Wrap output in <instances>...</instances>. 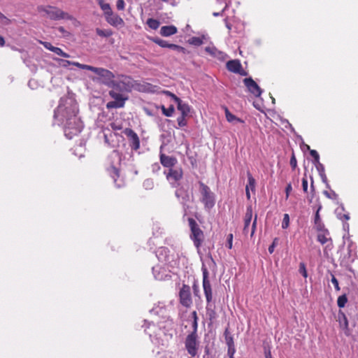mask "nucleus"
<instances>
[{
  "label": "nucleus",
  "mask_w": 358,
  "mask_h": 358,
  "mask_svg": "<svg viewBox=\"0 0 358 358\" xmlns=\"http://www.w3.org/2000/svg\"><path fill=\"white\" fill-rule=\"evenodd\" d=\"M179 299L180 304L185 307L189 308L192 304V299L191 295L190 287L183 284L179 292Z\"/></svg>",
  "instance_id": "6e6552de"
},
{
  "label": "nucleus",
  "mask_w": 358,
  "mask_h": 358,
  "mask_svg": "<svg viewBox=\"0 0 358 358\" xmlns=\"http://www.w3.org/2000/svg\"><path fill=\"white\" fill-rule=\"evenodd\" d=\"M159 159L162 165L166 168L173 167L178 162L175 157L166 155L164 153H160Z\"/></svg>",
  "instance_id": "ddd939ff"
},
{
  "label": "nucleus",
  "mask_w": 358,
  "mask_h": 358,
  "mask_svg": "<svg viewBox=\"0 0 358 358\" xmlns=\"http://www.w3.org/2000/svg\"><path fill=\"white\" fill-rule=\"evenodd\" d=\"M62 117V121H64V135L69 139H72L74 136L78 135L83 128V122L77 116V112L72 106L64 107L59 105L55 111V117Z\"/></svg>",
  "instance_id": "f03ea898"
},
{
  "label": "nucleus",
  "mask_w": 358,
  "mask_h": 358,
  "mask_svg": "<svg viewBox=\"0 0 358 358\" xmlns=\"http://www.w3.org/2000/svg\"><path fill=\"white\" fill-rule=\"evenodd\" d=\"M186 117L187 115H181L177 118V122L179 127H182L187 125Z\"/></svg>",
  "instance_id": "f704fd0d"
},
{
  "label": "nucleus",
  "mask_w": 358,
  "mask_h": 358,
  "mask_svg": "<svg viewBox=\"0 0 358 358\" xmlns=\"http://www.w3.org/2000/svg\"><path fill=\"white\" fill-rule=\"evenodd\" d=\"M252 217V206H248L246 209V213L244 217V221L251 222Z\"/></svg>",
  "instance_id": "c756f323"
},
{
  "label": "nucleus",
  "mask_w": 358,
  "mask_h": 358,
  "mask_svg": "<svg viewBox=\"0 0 358 358\" xmlns=\"http://www.w3.org/2000/svg\"><path fill=\"white\" fill-rule=\"evenodd\" d=\"M162 113L166 117H171L174 113L175 108L173 105H171L169 108H166L164 106H162Z\"/></svg>",
  "instance_id": "cd10ccee"
},
{
  "label": "nucleus",
  "mask_w": 358,
  "mask_h": 358,
  "mask_svg": "<svg viewBox=\"0 0 358 358\" xmlns=\"http://www.w3.org/2000/svg\"><path fill=\"white\" fill-rule=\"evenodd\" d=\"M340 218L343 220H348L350 219V216L348 214H343Z\"/></svg>",
  "instance_id": "6e6d98bb"
},
{
  "label": "nucleus",
  "mask_w": 358,
  "mask_h": 358,
  "mask_svg": "<svg viewBox=\"0 0 358 358\" xmlns=\"http://www.w3.org/2000/svg\"><path fill=\"white\" fill-rule=\"evenodd\" d=\"M317 240L322 245L328 241V238L325 233L319 234L317 236Z\"/></svg>",
  "instance_id": "72a5a7b5"
},
{
  "label": "nucleus",
  "mask_w": 358,
  "mask_h": 358,
  "mask_svg": "<svg viewBox=\"0 0 358 358\" xmlns=\"http://www.w3.org/2000/svg\"><path fill=\"white\" fill-rule=\"evenodd\" d=\"M289 216L287 213L284 214L283 220L282 222V228L285 229L289 227Z\"/></svg>",
  "instance_id": "473e14b6"
},
{
  "label": "nucleus",
  "mask_w": 358,
  "mask_h": 358,
  "mask_svg": "<svg viewBox=\"0 0 358 358\" xmlns=\"http://www.w3.org/2000/svg\"><path fill=\"white\" fill-rule=\"evenodd\" d=\"M250 221H244V227H243V233L247 234L248 233V228L250 224Z\"/></svg>",
  "instance_id": "3c124183"
},
{
  "label": "nucleus",
  "mask_w": 358,
  "mask_h": 358,
  "mask_svg": "<svg viewBox=\"0 0 358 358\" xmlns=\"http://www.w3.org/2000/svg\"><path fill=\"white\" fill-rule=\"evenodd\" d=\"M265 358H272L271 353L270 350H268V352H266Z\"/></svg>",
  "instance_id": "680f3d73"
},
{
  "label": "nucleus",
  "mask_w": 358,
  "mask_h": 358,
  "mask_svg": "<svg viewBox=\"0 0 358 358\" xmlns=\"http://www.w3.org/2000/svg\"><path fill=\"white\" fill-rule=\"evenodd\" d=\"M42 10L45 13L48 17L53 20H59L62 19L71 20L72 17L69 13L64 12L61 9L55 6H47L43 8Z\"/></svg>",
  "instance_id": "423d86ee"
},
{
  "label": "nucleus",
  "mask_w": 358,
  "mask_h": 358,
  "mask_svg": "<svg viewBox=\"0 0 358 358\" xmlns=\"http://www.w3.org/2000/svg\"><path fill=\"white\" fill-rule=\"evenodd\" d=\"M4 44H5L4 38L1 36H0V46H3Z\"/></svg>",
  "instance_id": "13d9d810"
},
{
  "label": "nucleus",
  "mask_w": 358,
  "mask_h": 358,
  "mask_svg": "<svg viewBox=\"0 0 358 358\" xmlns=\"http://www.w3.org/2000/svg\"><path fill=\"white\" fill-rule=\"evenodd\" d=\"M243 83L248 90L254 96L259 97L262 93V90L257 83L252 78H245L243 79Z\"/></svg>",
  "instance_id": "f8f14e48"
},
{
  "label": "nucleus",
  "mask_w": 358,
  "mask_h": 358,
  "mask_svg": "<svg viewBox=\"0 0 358 358\" xmlns=\"http://www.w3.org/2000/svg\"><path fill=\"white\" fill-rule=\"evenodd\" d=\"M197 337L194 333H190L187 336L185 341V348L188 354L192 357L196 355L198 351L199 342Z\"/></svg>",
  "instance_id": "0eeeda50"
},
{
  "label": "nucleus",
  "mask_w": 358,
  "mask_h": 358,
  "mask_svg": "<svg viewBox=\"0 0 358 358\" xmlns=\"http://www.w3.org/2000/svg\"><path fill=\"white\" fill-rule=\"evenodd\" d=\"M192 315L194 320H198V317H197V314H196V311H193Z\"/></svg>",
  "instance_id": "bf43d9fd"
},
{
  "label": "nucleus",
  "mask_w": 358,
  "mask_h": 358,
  "mask_svg": "<svg viewBox=\"0 0 358 358\" xmlns=\"http://www.w3.org/2000/svg\"><path fill=\"white\" fill-rule=\"evenodd\" d=\"M59 61L62 62L61 63V65L63 66V67H67L69 65H73V66H77L81 69H85L87 70V67H88V65L87 64H80L78 62H71V61H69V60H64V59H59Z\"/></svg>",
  "instance_id": "aec40b11"
},
{
  "label": "nucleus",
  "mask_w": 358,
  "mask_h": 358,
  "mask_svg": "<svg viewBox=\"0 0 358 358\" xmlns=\"http://www.w3.org/2000/svg\"><path fill=\"white\" fill-rule=\"evenodd\" d=\"M188 223L191 230L190 238L192 240L194 246L199 249L204 239L203 232L193 218L189 217Z\"/></svg>",
  "instance_id": "20e7f679"
},
{
  "label": "nucleus",
  "mask_w": 358,
  "mask_h": 358,
  "mask_svg": "<svg viewBox=\"0 0 358 358\" xmlns=\"http://www.w3.org/2000/svg\"><path fill=\"white\" fill-rule=\"evenodd\" d=\"M236 73L239 74L243 76H246L248 75V72L243 69V66H241Z\"/></svg>",
  "instance_id": "603ef678"
},
{
  "label": "nucleus",
  "mask_w": 358,
  "mask_h": 358,
  "mask_svg": "<svg viewBox=\"0 0 358 358\" xmlns=\"http://www.w3.org/2000/svg\"><path fill=\"white\" fill-rule=\"evenodd\" d=\"M302 188H303V191L305 193L308 192V180L306 178V174H305L304 177L302 178Z\"/></svg>",
  "instance_id": "ea45409f"
},
{
  "label": "nucleus",
  "mask_w": 358,
  "mask_h": 358,
  "mask_svg": "<svg viewBox=\"0 0 358 358\" xmlns=\"http://www.w3.org/2000/svg\"><path fill=\"white\" fill-rule=\"evenodd\" d=\"M331 282L334 285L336 290L339 291L341 288L339 287L338 280L336 279V278L335 277V275L334 274L331 273Z\"/></svg>",
  "instance_id": "4c0bfd02"
},
{
  "label": "nucleus",
  "mask_w": 358,
  "mask_h": 358,
  "mask_svg": "<svg viewBox=\"0 0 358 358\" xmlns=\"http://www.w3.org/2000/svg\"><path fill=\"white\" fill-rule=\"evenodd\" d=\"M233 352H234V348L231 349V347H229V351H228L229 354L230 355H231Z\"/></svg>",
  "instance_id": "e2e57ef3"
},
{
  "label": "nucleus",
  "mask_w": 358,
  "mask_h": 358,
  "mask_svg": "<svg viewBox=\"0 0 358 358\" xmlns=\"http://www.w3.org/2000/svg\"><path fill=\"white\" fill-rule=\"evenodd\" d=\"M203 37L192 36L188 39L187 43L195 46H200L203 44Z\"/></svg>",
  "instance_id": "393cba45"
},
{
  "label": "nucleus",
  "mask_w": 358,
  "mask_h": 358,
  "mask_svg": "<svg viewBox=\"0 0 358 358\" xmlns=\"http://www.w3.org/2000/svg\"><path fill=\"white\" fill-rule=\"evenodd\" d=\"M176 50H177V51H178V52H182V53H183V54H187V53H188V52L187 51V50H186L185 48H183V47H182V46H180V45H177V47H176Z\"/></svg>",
  "instance_id": "864d4df0"
},
{
  "label": "nucleus",
  "mask_w": 358,
  "mask_h": 358,
  "mask_svg": "<svg viewBox=\"0 0 358 358\" xmlns=\"http://www.w3.org/2000/svg\"><path fill=\"white\" fill-rule=\"evenodd\" d=\"M241 63L238 59L229 60L227 62L226 66L229 71L236 73L241 66Z\"/></svg>",
  "instance_id": "a211bd4d"
},
{
  "label": "nucleus",
  "mask_w": 358,
  "mask_h": 358,
  "mask_svg": "<svg viewBox=\"0 0 358 358\" xmlns=\"http://www.w3.org/2000/svg\"><path fill=\"white\" fill-rule=\"evenodd\" d=\"M203 273V288L206 299L207 304L209 305L213 299V292L210 280H208V271L205 266L202 267Z\"/></svg>",
  "instance_id": "1a4fd4ad"
},
{
  "label": "nucleus",
  "mask_w": 358,
  "mask_h": 358,
  "mask_svg": "<svg viewBox=\"0 0 358 358\" xmlns=\"http://www.w3.org/2000/svg\"><path fill=\"white\" fill-rule=\"evenodd\" d=\"M134 86V80L128 76L120 75L114 80L109 95L114 100L106 104L108 109L123 108L127 96H124V92H129Z\"/></svg>",
  "instance_id": "f257e3e1"
},
{
  "label": "nucleus",
  "mask_w": 358,
  "mask_h": 358,
  "mask_svg": "<svg viewBox=\"0 0 358 358\" xmlns=\"http://www.w3.org/2000/svg\"><path fill=\"white\" fill-rule=\"evenodd\" d=\"M117 9L119 10H123L125 7V3L124 0H117L116 2Z\"/></svg>",
  "instance_id": "79ce46f5"
},
{
  "label": "nucleus",
  "mask_w": 358,
  "mask_h": 358,
  "mask_svg": "<svg viewBox=\"0 0 358 358\" xmlns=\"http://www.w3.org/2000/svg\"><path fill=\"white\" fill-rule=\"evenodd\" d=\"M107 171L110 176L113 179L115 185L117 187L120 188L124 185V182H122L120 183L117 182V179L120 177V170L113 166H110Z\"/></svg>",
  "instance_id": "dca6fc26"
},
{
  "label": "nucleus",
  "mask_w": 358,
  "mask_h": 358,
  "mask_svg": "<svg viewBox=\"0 0 358 358\" xmlns=\"http://www.w3.org/2000/svg\"><path fill=\"white\" fill-rule=\"evenodd\" d=\"M123 133L127 137L131 148L134 150H138L140 148V139L137 134L130 128H126Z\"/></svg>",
  "instance_id": "9d476101"
},
{
  "label": "nucleus",
  "mask_w": 358,
  "mask_h": 358,
  "mask_svg": "<svg viewBox=\"0 0 358 358\" xmlns=\"http://www.w3.org/2000/svg\"><path fill=\"white\" fill-rule=\"evenodd\" d=\"M199 192L201 193V201L207 209L212 208L215 203V195L211 192L210 187L203 182H199Z\"/></svg>",
  "instance_id": "7ed1b4c3"
},
{
  "label": "nucleus",
  "mask_w": 358,
  "mask_h": 358,
  "mask_svg": "<svg viewBox=\"0 0 358 358\" xmlns=\"http://www.w3.org/2000/svg\"><path fill=\"white\" fill-rule=\"evenodd\" d=\"M96 33L101 37H110L113 35V31L111 29H101L99 28L96 29Z\"/></svg>",
  "instance_id": "a878e982"
},
{
  "label": "nucleus",
  "mask_w": 358,
  "mask_h": 358,
  "mask_svg": "<svg viewBox=\"0 0 358 358\" xmlns=\"http://www.w3.org/2000/svg\"><path fill=\"white\" fill-rule=\"evenodd\" d=\"M299 273L305 278H306L308 276L306 264L303 262L300 263L299 264Z\"/></svg>",
  "instance_id": "c9c22d12"
},
{
  "label": "nucleus",
  "mask_w": 358,
  "mask_h": 358,
  "mask_svg": "<svg viewBox=\"0 0 358 358\" xmlns=\"http://www.w3.org/2000/svg\"><path fill=\"white\" fill-rule=\"evenodd\" d=\"M226 341H227V343L229 347H231V345H233L234 341H233V338L231 336L226 337Z\"/></svg>",
  "instance_id": "5fc2aeb1"
},
{
  "label": "nucleus",
  "mask_w": 358,
  "mask_h": 358,
  "mask_svg": "<svg viewBox=\"0 0 358 358\" xmlns=\"http://www.w3.org/2000/svg\"><path fill=\"white\" fill-rule=\"evenodd\" d=\"M192 328H193V331L192 333H194L195 336H197V328H198L197 320H193Z\"/></svg>",
  "instance_id": "8fccbe9b"
},
{
  "label": "nucleus",
  "mask_w": 358,
  "mask_h": 358,
  "mask_svg": "<svg viewBox=\"0 0 358 358\" xmlns=\"http://www.w3.org/2000/svg\"><path fill=\"white\" fill-rule=\"evenodd\" d=\"M247 176H248V184H247L245 188H248V189L255 191V185H256L255 179L253 178V176H252V174L250 173V171L247 172Z\"/></svg>",
  "instance_id": "5701e85b"
},
{
  "label": "nucleus",
  "mask_w": 358,
  "mask_h": 358,
  "mask_svg": "<svg viewBox=\"0 0 358 358\" xmlns=\"http://www.w3.org/2000/svg\"><path fill=\"white\" fill-rule=\"evenodd\" d=\"M162 92H163V94L171 97L175 101L179 100V98L176 94L171 92L170 91L164 90Z\"/></svg>",
  "instance_id": "c03bdc74"
},
{
  "label": "nucleus",
  "mask_w": 358,
  "mask_h": 358,
  "mask_svg": "<svg viewBox=\"0 0 358 358\" xmlns=\"http://www.w3.org/2000/svg\"><path fill=\"white\" fill-rule=\"evenodd\" d=\"M164 174L169 181L176 182L182 178L183 171L181 167H172L169 169L167 172L164 171Z\"/></svg>",
  "instance_id": "9b49d317"
},
{
  "label": "nucleus",
  "mask_w": 358,
  "mask_h": 358,
  "mask_svg": "<svg viewBox=\"0 0 358 358\" xmlns=\"http://www.w3.org/2000/svg\"><path fill=\"white\" fill-rule=\"evenodd\" d=\"M310 155L313 157L315 162H319L320 155L315 150H310Z\"/></svg>",
  "instance_id": "37998d69"
},
{
  "label": "nucleus",
  "mask_w": 358,
  "mask_h": 358,
  "mask_svg": "<svg viewBox=\"0 0 358 358\" xmlns=\"http://www.w3.org/2000/svg\"><path fill=\"white\" fill-rule=\"evenodd\" d=\"M224 10H222L221 13H213L214 16H220L222 15V13Z\"/></svg>",
  "instance_id": "0e129e2a"
},
{
  "label": "nucleus",
  "mask_w": 358,
  "mask_h": 358,
  "mask_svg": "<svg viewBox=\"0 0 358 358\" xmlns=\"http://www.w3.org/2000/svg\"><path fill=\"white\" fill-rule=\"evenodd\" d=\"M257 216L256 215L255 216V219L253 220L252 225L251 236H252L255 234V231L256 229V226H257Z\"/></svg>",
  "instance_id": "de8ad7c7"
},
{
  "label": "nucleus",
  "mask_w": 358,
  "mask_h": 358,
  "mask_svg": "<svg viewBox=\"0 0 358 358\" xmlns=\"http://www.w3.org/2000/svg\"><path fill=\"white\" fill-rule=\"evenodd\" d=\"M101 8L103 10L105 15L111 14V7L109 3H105L103 0H97Z\"/></svg>",
  "instance_id": "b1692460"
},
{
  "label": "nucleus",
  "mask_w": 358,
  "mask_h": 358,
  "mask_svg": "<svg viewBox=\"0 0 358 358\" xmlns=\"http://www.w3.org/2000/svg\"><path fill=\"white\" fill-rule=\"evenodd\" d=\"M292 190V187L291 183L287 184V185L285 188V199L286 200L288 199V198L289 196V194Z\"/></svg>",
  "instance_id": "49530a36"
},
{
  "label": "nucleus",
  "mask_w": 358,
  "mask_h": 358,
  "mask_svg": "<svg viewBox=\"0 0 358 358\" xmlns=\"http://www.w3.org/2000/svg\"><path fill=\"white\" fill-rule=\"evenodd\" d=\"M178 32V29L174 25L163 26L160 29V34L162 36L168 37L176 34Z\"/></svg>",
  "instance_id": "f3484780"
},
{
  "label": "nucleus",
  "mask_w": 358,
  "mask_h": 358,
  "mask_svg": "<svg viewBox=\"0 0 358 358\" xmlns=\"http://www.w3.org/2000/svg\"><path fill=\"white\" fill-rule=\"evenodd\" d=\"M347 302H348V298L345 294L339 296L337 299V305L339 308L345 307Z\"/></svg>",
  "instance_id": "c85d7f7f"
},
{
  "label": "nucleus",
  "mask_w": 358,
  "mask_h": 358,
  "mask_svg": "<svg viewBox=\"0 0 358 358\" xmlns=\"http://www.w3.org/2000/svg\"><path fill=\"white\" fill-rule=\"evenodd\" d=\"M147 24L150 29L156 30L159 28L160 23L157 20L149 18L147 20Z\"/></svg>",
  "instance_id": "bb28decb"
},
{
  "label": "nucleus",
  "mask_w": 358,
  "mask_h": 358,
  "mask_svg": "<svg viewBox=\"0 0 358 358\" xmlns=\"http://www.w3.org/2000/svg\"><path fill=\"white\" fill-rule=\"evenodd\" d=\"M230 357V358H234V352H232V355H230V357Z\"/></svg>",
  "instance_id": "774afa93"
},
{
  "label": "nucleus",
  "mask_w": 358,
  "mask_h": 358,
  "mask_svg": "<svg viewBox=\"0 0 358 358\" xmlns=\"http://www.w3.org/2000/svg\"><path fill=\"white\" fill-rule=\"evenodd\" d=\"M110 127L114 131H118L122 129V125L118 122H112L110 123Z\"/></svg>",
  "instance_id": "58836bf2"
},
{
  "label": "nucleus",
  "mask_w": 358,
  "mask_h": 358,
  "mask_svg": "<svg viewBox=\"0 0 358 358\" xmlns=\"http://www.w3.org/2000/svg\"><path fill=\"white\" fill-rule=\"evenodd\" d=\"M321 208H322V206H320L315 213V219H314V222H315V225H317L318 227L321 226V219H320V213H319Z\"/></svg>",
  "instance_id": "7c9ffc66"
},
{
  "label": "nucleus",
  "mask_w": 358,
  "mask_h": 358,
  "mask_svg": "<svg viewBox=\"0 0 358 358\" xmlns=\"http://www.w3.org/2000/svg\"><path fill=\"white\" fill-rule=\"evenodd\" d=\"M87 70L91 71L100 76L102 79L101 83L111 88L115 79L113 72L103 68H97L90 65H88Z\"/></svg>",
  "instance_id": "39448f33"
},
{
  "label": "nucleus",
  "mask_w": 358,
  "mask_h": 358,
  "mask_svg": "<svg viewBox=\"0 0 358 358\" xmlns=\"http://www.w3.org/2000/svg\"><path fill=\"white\" fill-rule=\"evenodd\" d=\"M338 321L339 322L340 327L345 331V335L349 336L350 332L348 328V321L346 315L343 312L338 313Z\"/></svg>",
  "instance_id": "2eb2a0df"
},
{
  "label": "nucleus",
  "mask_w": 358,
  "mask_h": 358,
  "mask_svg": "<svg viewBox=\"0 0 358 358\" xmlns=\"http://www.w3.org/2000/svg\"><path fill=\"white\" fill-rule=\"evenodd\" d=\"M52 52L57 54V55L62 56L63 57L69 58L70 57V55L68 53L64 52L61 48L57 47H55Z\"/></svg>",
  "instance_id": "2f4dec72"
},
{
  "label": "nucleus",
  "mask_w": 358,
  "mask_h": 358,
  "mask_svg": "<svg viewBox=\"0 0 358 358\" xmlns=\"http://www.w3.org/2000/svg\"><path fill=\"white\" fill-rule=\"evenodd\" d=\"M59 30L61 32H64V27H60L59 28Z\"/></svg>",
  "instance_id": "338daca9"
},
{
  "label": "nucleus",
  "mask_w": 358,
  "mask_h": 358,
  "mask_svg": "<svg viewBox=\"0 0 358 358\" xmlns=\"http://www.w3.org/2000/svg\"><path fill=\"white\" fill-rule=\"evenodd\" d=\"M233 237L234 236H233L232 234H229L227 236V247L229 249H231L232 248Z\"/></svg>",
  "instance_id": "a18cd8bd"
},
{
  "label": "nucleus",
  "mask_w": 358,
  "mask_h": 358,
  "mask_svg": "<svg viewBox=\"0 0 358 358\" xmlns=\"http://www.w3.org/2000/svg\"><path fill=\"white\" fill-rule=\"evenodd\" d=\"M225 115L227 120L229 122L234 123H242L243 124L245 122L241 118L236 117V115L231 113L227 108H225Z\"/></svg>",
  "instance_id": "4be33fe9"
},
{
  "label": "nucleus",
  "mask_w": 358,
  "mask_h": 358,
  "mask_svg": "<svg viewBox=\"0 0 358 358\" xmlns=\"http://www.w3.org/2000/svg\"><path fill=\"white\" fill-rule=\"evenodd\" d=\"M310 179H311L310 189H311L312 192H314L315 187H314V185H313V179L312 177H310Z\"/></svg>",
  "instance_id": "052dcab7"
},
{
  "label": "nucleus",
  "mask_w": 358,
  "mask_h": 358,
  "mask_svg": "<svg viewBox=\"0 0 358 358\" xmlns=\"http://www.w3.org/2000/svg\"><path fill=\"white\" fill-rule=\"evenodd\" d=\"M42 44L43 45V46L52 52V50H54V48H55V46H53L49 42H43Z\"/></svg>",
  "instance_id": "09e8293b"
},
{
  "label": "nucleus",
  "mask_w": 358,
  "mask_h": 358,
  "mask_svg": "<svg viewBox=\"0 0 358 358\" xmlns=\"http://www.w3.org/2000/svg\"><path fill=\"white\" fill-rule=\"evenodd\" d=\"M290 166L293 170H294L297 166V161L295 157L294 152H292L291 159H290Z\"/></svg>",
  "instance_id": "e433bc0d"
},
{
  "label": "nucleus",
  "mask_w": 358,
  "mask_h": 358,
  "mask_svg": "<svg viewBox=\"0 0 358 358\" xmlns=\"http://www.w3.org/2000/svg\"><path fill=\"white\" fill-rule=\"evenodd\" d=\"M278 238H275L273 241V243L272 244L268 247V252L270 254H272L274 251V248L275 247V245L278 244Z\"/></svg>",
  "instance_id": "a19ab883"
},
{
  "label": "nucleus",
  "mask_w": 358,
  "mask_h": 358,
  "mask_svg": "<svg viewBox=\"0 0 358 358\" xmlns=\"http://www.w3.org/2000/svg\"><path fill=\"white\" fill-rule=\"evenodd\" d=\"M153 42L162 48H168L173 50H176L177 45L169 43L166 41L156 38L152 39Z\"/></svg>",
  "instance_id": "412c9836"
},
{
  "label": "nucleus",
  "mask_w": 358,
  "mask_h": 358,
  "mask_svg": "<svg viewBox=\"0 0 358 358\" xmlns=\"http://www.w3.org/2000/svg\"><path fill=\"white\" fill-rule=\"evenodd\" d=\"M175 102L177 103L178 110L180 111L181 115L187 116L190 112L189 106L187 103H183L180 98L178 101H176Z\"/></svg>",
  "instance_id": "6ab92c4d"
},
{
  "label": "nucleus",
  "mask_w": 358,
  "mask_h": 358,
  "mask_svg": "<svg viewBox=\"0 0 358 358\" xmlns=\"http://www.w3.org/2000/svg\"><path fill=\"white\" fill-rule=\"evenodd\" d=\"M106 20L110 25L113 27L122 26L124 24L123 19L117 14H114L111 10V14L106 15Z\"/></svg>",
  "instance_id": "4468645a"
},
{
  "label": "nucleus",
  "mask_w": 358,
  "mask_h": 358,
  "mask_svg": "<svg viewBox=\"0 0 358 358\" xmlns=\"http://www.w3.org/2000/svg\"><path fill=\"white\" fill-rule=\"evenodd\" d=\"M324 194H325L329 198L330 197V195H329V192L327 191H324Z\"/></svg>",
  "instance_id": "69168bd1"
},
{
  "label": "nucleus",
  "mask_w": 358,
  "mask_h": 358,
  "mask_svg": "<svg viewBox=\"0 0 358 358\" xmlns=\"http://www.w3.org/2000/svg\"><path fill=\"white\" fill-rule=\"evenodd\" d=\"M245 194H246L247 199L248 200H250V189H248V188H245Z\"/></svg>",
  "instance_id": "4d7b16f0"
}]
</instances>
